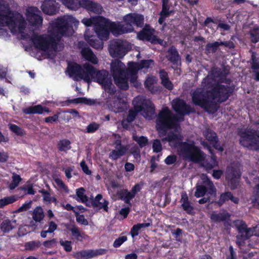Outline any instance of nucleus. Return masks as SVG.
<instances>
[{
    "label": "nucleus",
    "instance_id": "9b49d317",
    "mask_svg": "<svg viewBox=\"0 0 259 259\" xmlns=\"http://www.w3.org/2000/svg\"><path fill=\"white\" fill-rule=\"evenodd\" d=\"M242 172L238 167H228L226 172V180L231 190L236 189L239 185Z\"/></svg>",
    "mask_w": 259,
    "mask_h": 259
},
{
    "label": "nucleus",
    "instance_id": "6ab92c4d",
    "mask_svg": "<svg viewBox=\"0 0 259 259\" xmlns=\"http://www.w3.org/2000/svg\"><path fill=\"white\" fill-rule=\"evenodd\" d=\"M84 38L88 44L92 48L97 49H102L103 48L104 40H101L96 36L94 34L93 31H90L89 29H87L84 34Z\"/></svg>",
    "mask_w": 259,
    "mask_h": 259
},
{
    "label": "nucleus",
    "instance_id": "4468645a",
    "mask_svg": "<svg viewBox=\"0 0 259 259\" xmlns=\"http://www.w3.org/2000/svg\"><path fill=\"white\" fill-rule=\"evenodd\" d=\"M109 51L112 56L122 58L127 53L128 48L125 41L116 39L110 44Z\"/></svg>",
    "mask_w": 259,
    "mask_h": 259
},
{
    "label": "nucleus",
    "instance_id": "6e6552de",
    "mask_svg": "<svg viewBox=\"0 0 259 259\" xmlns=\"http://www.w3.org/2000/svg\"><path fill=\"white\" fill-rule=\"evenodd\" d=\"M239 143L244 147L253 151L259 150V131L252 128L238 131Z\"/></svg>",
    "mask_w": 259,
    "mask_h": 259
},
{
    "label": "nucleus",
    "instance_id": "423d86ee",
    "mask_svg": "<svg viewBox=\"0 0 259 259\" xmlns=\"http://www.w3.org/2000/svg\"><path fill=\"white\" fill-rule=\"evenodd\" d=\"M178 118L168 107L162 109L157 116L156 128L159 133L166 135L167 131L179 126Z\"/></svg>",
    "mask_w": 259,
    "mask_h": 259
},
{
    "label": "nucleus",
    "instance_id": "49530a36",
    "mask_svg": "<svg viewBox=\"0 0 259 259\" xmlns=\"http://www.w3.org/2000/svg\"><path fill=\"white\" fill-rule=\"evenodd\" d=\"M17 200V198L13 195L4 197L0 199V208H3L5 206L12 204Z\"/></svg>",
    "mask_w": 259,
    "mask_h": 259
},
{
    "label": "nucleus",
    "instance_id": "2eb2a0df",
    "mask_svg": "<svg viewBox=\"0 0 259 259\" xmlns=\"http://www.w3.org/2000/svg\"><path fill=\"white\" fill-rule=\"evenodd\" d=\"M154 31L153 28L149 24H147L138 33V38L140 40L149 41L152 44H161L162 40L157 38L156 36L153 34Z\"/></svg>",
    "mask_w": 259,
    "mask_h": 259
},
{
    "label": "nucleus",
    "instance_id": "f03ea898",
    "mask_svg": "<svg viewBox=\"0 0 259 259\" xmlns=\"http://www.w3.org/2000/svg\"><path fill=\"white\" fill-rule=\"evenodd\" d=\"M233 92L234 89L232 87L215 82L212 84L209 90L205 91L202 88L195 89L191 95L192 102L207 112L216 111L215 101L219 103L226 102Z\"/></svg>",
    "mask_w": 259,
    "mask_h": 259
},
{
    "label": "nucleus",
    "instance_id": "0eeeda50",
    "mask_svg": "<svg viewBox=\"0 0 259 259\" xmlns=\"http://www.w3.org/2000/svg\"><path fill=\"white\" fill-rule=\"evenodd\" d=\"M4 4L0 0V26H7L15 28L19 24L20 30L25 27V22L22 15L17 12H13L10 9L7 10H1Z\"/></svg>",
    "mask_w": 259,
    "mask_h": 259
},
{
    "label": "nucleus",
    "instance_id": "412c9836",
    "mask_svg": "<svg viewBox=\"0 0 259 259\" xmlns=\"http://www.w3.org/2000/svg\"><path fill=\"white\" fill-rule=\"evenodd\" d=\"M162 9L159 13L158 18V23L162 25L165 19L170 15L174 13V11L170 10L171 4L169 3V0H161Z\"/></svg>",
    "mask_w": 259,
    "mask_h": 259
},
{
    "label": "nucleus",
    "instance_id": "f704fd0d",
    "mask_svg": "<svg viewBox=\"0 0 259 259\" xmlns=\"http://www.w3.org/2000/svg\"><path fill=\"white\" fill-rule=\"evenodd\" d=\"M97 254L98 253L93 250H83L75 253L73 256L76 259H89L93 257Z\"/></svg>",
    "mask_w": 259,
    "mask_h": 259
},
{
    "label": "nucleus",
    "instance_id": "dca6fc26",
    "mask_svg": "<svg viewBox=\"0 0 259 259\" xmlns=\"http://www.w3.org/2000/svg\"><path fill=\"white\" fill-rule=\"evenodd\" d=\"M236 227L240 235H237L236 243L238 246L240 245V240H246L253 236V230L251 228H248L245 222L238 220L236 222Z\"/></svg>",
    "mask_w": 259,
    "mask_h": 259
},
{
    "label": "nucleus",
    "instance_id": "8fccbe9b",
    "mask_svg": "<svg viewBox=\"0 0 259 259\" xmlns=\"http://www.w3.org/2000/svg\"><path fill=\"white\" fill-rule=\"evenodd\" d=\"M22 180L21 177L17 174H14L12 176V181L10 184L9 188L10 190H14L16 188Z\"/></svg>",
    "mask_w": 259,
    "mask_h": 259
},
{
    "label": "nucleus",
    "instance_id": "052dcab7",
    "mask_svg": "<svg viewBox=\"0 0 259 259\" xmlns=\"http://www.w3.org/2000/svg\"><path fill=\"white\" fill-rule=\"evenodd\" d=\"M59 242L60 245L63 247L64 250L66 252H70L72 250V247L71 241H63L62 239H61Z\"/></svg>",
    "mask_w": 259,
    "mask_h": 259
},
{
    "label": "nucleus",
    "instance_id": "bb28decb",
    "mask_svg": "<svg viewBox=\"0 0 259 259\" xmlns=\"http://www.w3.org/2000/svg\"><path fill=\"white\" fill-rule=\"evenodd\" d=\"M44 112L49 113L51 110L49 108L40 104L29 106L23 109V112L25 114H41Z\"/></svg>",
    "mask_w": 259,
    "mask_h": 259
},
{
    "label": "nucleus",
    "instance_id": "f257e3e1",
    "mask_svg": "<svg viewBox=\"0 0 259 259\" xmlns=\"http://www.w3.org/2000/svg\"><path fill=\"white\" fill-rule=\"evenodd\" d=\"M78 23V21L72 16L67 19L58 18L51 24L48 34L38 35L33 33L30 39L34 47L38 50L46 51L51 47L56 51L61 38L64 36H68V30L72 27L73 24L76 25Z\"/></svg>",
    "mask_w": 259,
    "mask_h": 259
},
{
    "label": "nucleus",
    "instance_id": "338daca9",
    "mask_svg": "<svg viewBox=\"0 0 259 259\" xmlns=\"http://www.w3.org/2000/svg\"><path fill=\"white\" fill-rule=\"evenodd\" d=\"M177 160V157L174 154L168 155L165 159L164 162L167 165H171L174 164Z\"/></svg>",
    "mask_w": 259,
    "mask_h": 259
},
{
    "label": "nucleus",
    "instance_id": "1a4fd4ad",
    "mask_svg": "<svg viewBox=\"0 0 259 259\" xmlns=\"http://www.w3.org/2000/svg\"><path fill=\"white\" fill-rule=\"evenodd\" d=\"M123 21H117L120 35L131 33L134 30L133 25L139 27H142L144 18V16L136 13H128L123 17Z\"/></svg>",
    "mask_w": 259,
    "mask_h": 259
},
{
    "label": "nucleus",
    "instance_id": "3c124183",
    "mask_svg": "<svg viewBox=\"0 0 259 259\" xmlns=\"http://www.w3.org/2000/svg\"><path fill=\"white\" fill-rule=\"evenodd\" d=\"M100 124L96 122L90 123L86 127L85 131L83 132L85 133H94L99 130Z\"/></svg>",
    "mask_w": 259,
    "mask_h": 259
},
{
    "label": "nucleus",
    "instance_id": "20e7f679",
    "mask_svg": "<svg viewBox=\"0 0 259 259\" xmlns=\"http://www.w3.org/2000/svg\"><path fill=\"white\" fill-rule=\"evenodd\" d=\"M86 70L87 75L84 81L90 82L91 80L100 84L105 91L110 95H113L116 93L114 85L112 83L111 76L106 70H98L89 63L83 64Z\"/></svg>",
    "mask_w": 259,
    "mask_h": 259
},
{
    "label": "nucleus",
    "instance_id": "c9c22d12",
    "mask_svg": "<svg viewBox=\"0 0 259 259\" xmlns=\"http://www.w3.org/2000/svg\"><path fill=\"white\" fill-rule=\"evenodd\" d=\"M126 147H121L120 148L113 150L109 155V158L113 160H116L120 157L124 155L127 151Z\"/></svg>",
    "mask_w": 259,
    "mask_h": 259
},
{
    "label": "nucleus",
    "instance_id": "f8f14e48",
    "mask_svg": "<svg viewBox=\"0 0 259 259\" xmlns=\"http://www.w3.org/2000/svg\"><path fill=\"white\" fill-rule=\"evenodd\" d=\"M203 185H197L194 195L197 198L204 196L206 193L210 196H215L217 189L213 182L208 178L203 181Z\"/></svg>",
    "mask_w": 259,
    "mask_h": 259
},
{
    "label": "nucleus",
    "instance_id": "864d4df0",
    "mask_svg": "<svg viewBox=\"0 0 259 259\" xmlns=\"http://www.w3.org/2000/svg\"><path fill=\"white\" fill-rule=\"evenodd\" d=\"M9 128L12 132L18 136H22L24 135V130L16 124H10Z\"/></svg>",
    "mask_w": 259,
    "mask_h": 259
},
{
    "label": "nucleus",
    "instance_id": "79ce46f5",
    "mask_svg": "<svg viewBox=\"0 0 259 259\" xmlns=\"http://www.w3.org/2000/svg\"><path fill=\"white\" fill-rule=\"evenodd\" d=\"M14 228L13 223L9 219L4 220L1 225V229L5 233L10 232Z\"/></svg>",
    "mask_w": 259,
    "mask_h": 259
},
{
    "label": "nucleus",
    "instance_id": "4d7b16f0",
    "mask_svg": "<svg viewBox=\"0 0 259 259\" xmlns=\"http://www.w3.org/2000/svg\"><path fill=\"white\" fill-rule=\"evenodd\" d=\"M127 240V237L126 236H120L114 240L113 246L114 248L119 247Z\"/></svg>",
    "mask_w": 259,
    "mask_h": 259
},
{
    "label": "nucleus",
    "instance_id": "b1692460",
    "mask_svg": "<svg viewBox=\"0 0 259 259\" xmlns=\"http://www.w3.org/2000/svg\"><path fill=\"white\" fill-rule=\"evenodd\" d=\"M67 70L70 75L77 76L84 80V77L87 74L85 68L83 66L82 68L79 64L77 63L69 64Z\"/></svg>",
    "mask_w": 259,
    "mask_h": 259
},
{
    "label": "nucleus",
    "instance_id": "393cba45",
    "mask_svg": "<svg viewBox=\"0 0 259 259\" xmlns=\"http://www.w3.org/2000/svg\"><path fill=\"white\" fill-rule=\"evenodd\" d=\"M166 58L174 65H178L179 63L181 64V56L174 46H171L168 48Z\"/></svg>",
    "mask_w": 259,
    "mask_h": 259
},
{
    "label": "nucleus",
    "instance_id": "7c9ffc66",
    "mask_svg": "<svg viewBox=\"0 0 259 259\" xmlns=\"http://www.w3.org/2000/svg\"><path fill=\"white\" fill-rule=\"evenodd\" d=\"M81 54L83 58L87 61L93 64H97L98 63V59L94 54L92 50L89 47H84L82 49Z\"/></svg>",
    "mask_w": 259,
    "mask_h": 259
},
{
    "label": "nucleus",
    "instance_id": "58836bf2",
    "mask_svg": "<svg viewBox=\"0 0 259 259\" xmlns=\"http://www.w3.org/2000/svg\"><path fill=\"white\" fill-rule=\"evenodd\" d=\"M85 190L83 187H80L77 189L76 190V194L78 199H76L77 201L81 202L82 203H85L86 205L90 206L89 204L88 197L84 194Z\"/></svg>",
    "mask_w": 259,
    "mask_h": 259
},
{
    "label": "nucleus",
    "instance_id": "774afa93",
    "mask_svg": "<svg viewBox=\"0 0 259 259\" xmlns=\"http://www.w3.org/2000/svg\"><path fill=\"white\" fill-rule=\"evenodd\" d=\"M163 86L169 91H171L174 89V85L169 78L161 81Z\"/></svg>",
    "mask_w": 259,
    "mask_h": 259
},
{
    "label": "nucleus",
    "instance_id": "5fc2aeb1",
    "mask_svg": "<svg viewBox=\"0 0 259 259\" xmlns=\"http://www.w3.org/2000/svg\"><path fill=\"white\" fill-rule=\"evenodd\" d=\"M143 185V184H139L137 183L135 184L132 188L131 191H129V196L132 199H133L136 194L140 192L141 190L142 189V186Z\"/></svg>",
    "mask_w": 259,
    "mask_h": 259
},
{
    "label": "nucleus",
    "instance_id": "473e14b6",
    "mask_svg": "<svg viewBox=\"0 0 259 259\" xmlns=\"http://www.w3.org/2000/svg\"><path fill=\"white\" fill-rule=\"evenodd\" d=\"M230 214L227 212H219L218 213H213L210 215V219L214 223L226 222L230 220Z\"/></svg>",
    "mask_w": 259,
    "mask_h": 259
},
{
    "label": "nucleus",
    "instance_id": "4c0bfd02",
    "mask_svg": "<svg viewBox=\"0 0 259 259\" xmlns=\"http://www.w3.org/2000/svg\"><path fill=\"white\" fill-rule=\"evenodd\" d=\"M129 191L126 189H122L117 191L116 195L118 199L123 200L126 204H131L132 198L129 196Z\"/></svg>",
    "mask_w": 259,
    "mask_h": 259
},
{
    "label": "nucleus",
    "instance_id": "13d9d810",
    "mask_svg": "<svg viewBox=\"0 0 259 259\" xmlns=\"http://www.w3.org/2000/svg\"><path fill=\"white\" fill-rule=\"evenodd\" d=\"M152 149L154 152L159 153L161 151L162 144L159 139H155L153 140L152 144Z\"/></svg>",
    "mask_w": 259,
    "mask_h": 259
},
{
    "label": "nucleus",
    "instance_id": "a19ab883",
    "mask_svg": "<svg viewBox=\"0 0 259 259\" xmlns=\"http://www.w3.org/2000/svg\"><path fill=\"white\" fill-rule=\"evenodd\" d=\"M45 214L43 209L40 206H37L32 213V218L36 222L40 223L44 220Z\"/></svg>",
    "mask_w": 259,
    "mask_h": 259
},
{
    "label": "nucleus",
    "instance_id": "a211bd4d",
    "mask_svg": "<svg viewBox=\"0 0 259 259\" xmlns=\"http://www.w3.org/2000/svg\"><path fill=\"white\" fill-rule=\"evenodd\" d=\"M224 46L230 49L235 48V45L232 41H215L213 42H208L206 44L205 52L206 54H214L218 50L220 46Z\"/></svg>",
    "mask_w": 259,
    "mask_h": 259
},
{
    "label": "nucleus",
    "instance_id": "0e129e2a",
    "mask_svg": "<svg viewBox=\"0 0 259 259\" xmlns=\"http://www.w3.org/2000/svg\"><path fill=\"white\" fill-rule=\"evenodd\" d=\"M181 206L183 209L188 214H191L192 213L193 210V207L191 205L190 202L182 203Z\"/></svg>",
    "mask_w": 259,
    "mask_h": 259
},
{
    "label": "nucleus",
    "instance_id": "bf43d9fd",
    "mask_svg": "<svg viewBox=\"0 0 259 259\" xmlns=\"http://www.w3.org/2000/svg\"><path fill=\"white\" fill-rule=\"evenodd\" d=\"M75 217L76 222L82 225L88 226L89 222L87 219H85L83 214H80L78 212H75Z\"/></svg>",
    "mask_w": 259,
    "mask_h": 259
},
{
    "label": "nucleus",
    "instance_id": "a18cd8bd",
    "mask_svg": "<svg viewBox=\"0 0 259 259\" xmlns=\"http://www.w3.org/2000/svg\"><path fill=\"white\" fill-rule=\"evenodd\" d=\"M218 73V76L220 77V79L219 80V81L217 82H219L221 84H223L222 83H225L227 84V85L230 86V84L231 83L232 80L230 78H226V73H225L224 74L223 73V72L219 69L218 71H217ZM234 89V88L233 86H231Z\"/></svg>",
    "mask_w": 259,
    "mask_h": 259
},
{
    "label": "nucleus",
    "instance_id": "37998d69",
    "mask_svg": "<svg viewBox=\"0 0 259 259\" xmlns=\"http://www.w3.org/2000/svg\"><path fill=\"white\" fill-rule=\"evenodd\" d=\"M71 143L68 140L64 139L60 140L58 144V148L60 151H67L71 148L70 146Z\"/></svg>",
    "mask_w": 259,
    "mask_h": 259
},
{
    "label": "nucleus",
    "instance_id": "de8ad7c7",
    "mask_svg": "<svg viewBox=\"0 0 259 259\" xmlns=\"http://www.w3.org/2000/svg\"><path fill=\"white\" fill-rule=\"evenodd\" d=\"M41 244L39 241H32L25 243V247L28 250H34L38 248Z\"/></svg>",
    "mask_w": 259,
    "mask_h": 259
},
{
    "label": "nucleus",
    "instance_id": "cd10ccee",
    "mask_svg": "<svg viewBox=\"0 0 259 259\" xmlns=\"http://www.w3.org/2000/svg\"><path fill=\"white\" fill-rule=\"evenodd\" d=\"M115 84L121 90L126 91L129 88L127 72L122 75L113 77Z\"/></svg>",
    "mask_w": 259,
    "mask_h": 259
},
{
    "label": "nucleus",
    "instance_id": "a878e982",
    "mask_svg": "<svg viewBox=\"0 0 259 259\" xmlns=\"http://www.w3.org/2000/svg\"><path fill=\"white\" fill-rule=\"evenodd\" d=\"M124 64L119 60H115L111 63V72L113 77L118 75H122L127 72L124 69Z\"/></svg>",
    "mask_w": 259,
    "mask_h": 259
},
{
    "label": "nucleus",
    "instance_id": "e433bc0d",
    "mask_svg": "<svg viewBox=\"0 0 259 259\" xmlns=\"http://www.w3.org/2000/svg\"><path fill=\"white\" fill-rule=\"evenodd\" d=\"M67 102L69 104H79L83 103L88 105H93L95 104L96 101L94 100L88 99L85 97H78L73 99L68 100Z\"/></svg>",
    "mask_w": 259,
    "mask_h": 259
},
{
    "label": "nucleus",
    "instance_id": "c85d7f7f",
    "mask_svg": "<svg viewBox=\"0 0 259 259\" xmlns=\"http://www.w3.org/2000/svg\"><path fill=\"white\" fill-rule=\"evenodd\" d=\"M65 227L71 233L72 236L76 241L81 242L84 239V232L80 231L78 227L75 225L66 224Z\"/></svg>",
    "mask_w": 259,
    "mask_h": 259
},
{
    "label": "nucleus",
    "instance_id": "6e6d98bb",
    "mask_svg": "<svg viewBox=\"0 0 259 259\" xmlns=\"http://www.w3.org/2000/svg\"><path fill=\"white\" fill-rule=\"evenodd\" d=\"M19 189L25 192V194L34 195L35 193L32 185L30 184L19 187Z\"/></svg>",
    "mask_w": 259,
    "mask_h": 259
},
{
    "label": "nucleus",
    "instance_id": "680f3d73",
    "mask_svg": "<svg viewBox=\"0 0 259 259\" xmlns=\"http://www.w3.org/2000/svg\"><path fill=\"white\" fill-rule=\"evenodd\" d=\"M154 63V61L152 59L142 60L139 63V68H149L151 64Z\"/></svg>",
    "mask_w": 259,
    "mask_h": 259
},
{
    "label": "nucleus",
    "instance_id": "4be33fe9",
    "mask_svg": "<svg viewBox=\"0 0 259 259\" xmlns=\"http://www.w3.org/2000/svg\"><path fill=\"white\" fill-rule=\"evenodd\" d=\"M41 9L45 14L53 15L58 11V3L55 0H45L41 6Z\"/></svg>",
    "mask_w": 259,
    "mask_h": 259
},
{
    "label": "nucleus",
    "instance_id": "7ed1b4c3",
    "mask_svg": "<svg viewBox=\"0 0 259 259\" xmlns=\"http://www.w3.org/2000/svg\"><path fill=\"white\" fill-rule=\"evenodd\" d=\"M182 136L180 134L169 132L167 137L162 141L178 144V151L180 155L189 161L199 162L204 159L203 152L200 148L195 145L193 141L191 142H182Z\"/></svg>",
    "mask_w": 259,
    "mask_h": 259
},
{
    "label": "nucleus",
    "instance_id": "ea45409f",
    "mask_svg": "<svg viewBox=\"0 0 259 259\" xmlns=\"http://www.w3.org/2000/svg\"><path fill=\"white\" fill-rule=\"evenodd\" d=\"M130 64L134 65V63L130 62L128 64L130 69L127 72L128 79H129L131 83H133L134 86H136L137 83L138 79L137 70L136 69L132 68L130 65Z\"/></svg>",
    "mask_w": 259,
    "mask_h": 259
},
{
    "label": "nucleus",
    "instance_id": "9d476101",
    "mask_svg": "<svg viewBox=\"0 0 259 259\" xmlns=\"http://www.w3.org/2000/svg\"><path fill=\"white\" fill-rule=\"evenodd\" d=\"M134 108L138 109L141 114L148 120L152 119L155 116V107L150 100H143L134 105Z\"/></svg>",
    "mask_w": 259,
    "mask_h": 259
},
{
    "label": "nucleus",
    "instance_id": "69168bd1",
    "mask_svg": "<svg viewBox=\"0 0 259 259\" xmlns=\"http://www.w3.org/2000/svg\"><path fill=\"white\" fill-rule=\"evenodd\" d=\"M57 243V239L55 238H53L51 240L44 241L42 243V245L46 248H52L56 245Z\"/></svg>",
    "mask_w": 259,
    "mask_h": 259
},
{
    "label": "nucleus",
    "instance_id": "39448f33",
    "mask_svg": "<svg viewBox=\"0 0 259 259\" xmlns=\"http://www.w3.org/2000/svg\"><path fill=\"white\" fill-rule=\"evenodd\" d=\"M94 30L93 32L96 33L98 37L101 40L108 39L110 33L115 36L120 35L117 21H111L103 16L97 17Z\"/></svg>",
    "mask_w": 259,
    "mask_h": 259
},
{
    "label": "nucleus",
    "instance_id": "aec40b11",
    "mask_svg": "<svg viewBox=\"0 0 259 259\" xmlns=\"http://www.w3.org/2000/svg\"><path fill=\"white\" fill-rule=\"evenodd\" d=\"M203 135L206 140H207L215 149L220 151H223L224 149L220 145L218 137L215 132L210 128H207L203 131Z\"/></svg>",
    "mask_w": 259,
    "mask_h": 259
},
{
    "label": "nucleus",
    "instance_id": "5701e85b",
    "mask_svg": "<svg viewBox=\"0 0 259 259\" xmlns=\"http://www.w3.org/2000/svg\"><path fill=\"white\" fill-rule=\"evenodd\" d=\"M229 200L235 204H238L239 202L238 197L234 196L231 192L225 191L221 194L219 200L215 201V204L221 207Z\"/></svg>",
    "mask_w": 259,
    "mask_h": 259
},
{
    "label": "nucleus",
    "instance_id": "72a5a7b5",
    "mask_svg": "<svg viewBox=\"0 0 259 259\" xmlns=\"http://www.w3.org/2000/svg\"><path fill=\"white\" fill-rule=\"evenodd\" d=\"M251 69L254 75V79L256 81H259V62L254 54H252L251 57Z\"/></svg>",
    "mask_w": 259,
    "mask_h": 259
},
{
    "label": "nucleus",
    "instance_id": "2f4dec72",
    "mask_svg": "<svg viewBox=\"0 0 259 259\" xmlns=\"http://www.w3.org/2000/svg\"><path fill=\"white\" fill-rule=\"evenodd\" d=\"M253 182L255 184L253 188V194L252 202L253 206L259 208V177H255L253 179Z\"/></svg>",
    "mask_w": 259,
    "mask_h": 259
},
{
    "label": "nucleus",
    "instance_id": "ddd939ff",
    "mask_svg": "<svg viewBox=\"0 0 259 259\" xmlns=\"http://www.w3.org/2000/svg\"><path fill=\"white\" fill-rule=\"evenodd\" d=\"M171 105L174 111L183 116L182 120L184 119V115L195 113V110L193 107L187 104L183 99L180 98L174 99Z\"/></svg>",
    "mask_w": 259,
    "mask_h": 259
},
{
    "label": "nucleus",
    "instance_id": "09e8293b",
    "mask_svg": "<svg viewBox=\"0 0 259 259\" xmlns=\"http://www.w3.org/2000/svg\"><path fill=\"white\" fill-rule=\"evenodd\" d=\"M251 41L255 44L259 41V29L258 28H254L249 31Z\"/></svg>",
    "mask_w": 259,
    "mask_h": 259
},
{
    "label": "nucleus",
    "instance_id": "f3484780",
    "mask_svg": "<svg viewBox=\"0 0 259 259\" xmlns=\"http://www.w3.org/2000/svg\"><path fill=\"white\" fill-rule=\"evenodd\" d=\"M40 12L35 7H28L26 10L27 20L32 26H38L41 25L43 19L40 15Z\"/></svg>",
    "mask_w": 259,
    "mask_h": 259
},
{
    "label": "nucleus",
    "instance_id": "e2e57ef3",
    "mask_svg": "<svg viewBox=\"0 0 259 259\" xmlns=\"http://www.w3.org/2000/svg\"><path fill=\"white\" fill-rule=\"evenodd\" d=\"M65 6L70 9L76 10L80 6L79 1L78 0H70Z\"/></svg>",
    "mask_w": 259,
    "mask_h": 259
},
{
    "label": "nucleus",
    "instance_id": "c756f323",
    "mask_svg": "<svg viewBox=\"0 0 259 259\" xmlns=\"http://www.w3.org/2000/svg\"><path fill=\"white\" fill-rule=\"evenodd\" d=\"M79 5L87 11L98 13L101 10L100 5L90 0H81L79 1Z\"/></svg>",
    "mask_w": 259,
    "mask_h": 259
},
{
    "label": "nucleus",
    "instance_id": "c03bdc74",
    "mask_svg": "<svg viewBox=\"0 0 259 259\" xmlns=\"http://www.w3.org/2000/svg\"><path fill=\"white\" fill-rule=\"evenodd\" d=\"M133 139L138 144L141 148L145 147L148 143V139L147 137L143 136L138 137L136 135H134L133 136Z\"/></svg>",
    "mask_w": 259,
    "mask_h": 259
},
{
    "label": "nucleus",
    "instance_id": "603ef678",
    "mask_svg": "<svg viewBox=\"0 0 259 259\" xmlns=\"http://www.w3.org/2000/svg\"><path fill=\"white\" fill-rule=\"evenodd\" d=\"M139 112H140V111H138V109L134 108V109H130L126 118V121L127 123L133 122L135 119Z\"/></svg>",
    "mask_w": 259,
    "mask_h": 259
}]
</instances>
